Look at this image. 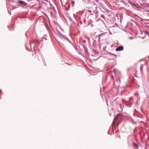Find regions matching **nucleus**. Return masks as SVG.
Returning <instances> with one entry per match:
<instances>
[{
	"mask_svg": "<svg viewBox=\"0 0 149 149\" xmlns=\"http://www.w3.org/2000/svg\"><path fill=\"white\" fill-rule=\"evenodd\" d=\"M18 2L15 3H18L20 6H25L27 5V3L24 1H20V0H17Z\"/></svg>",
	"mask_w": 149,
	"mask_h": 149,
	"instance_id": "1",
	"label": "nucleus"
},
{
	"mask_svg": "<svg viewBox=\"0 0 149 149\" xmlns=\"http://www.w3.org/2000/svg\"><path fill=\"white\" fill-rule=\"evenodd\" d=\"M61 39H62V40H64V41H65V40H67V41H68V42H69L71 44H72V45H73V44L70 41V40L68 39V38H65V37H64L63 36H62V37H61Z\"/></svg>",
	"mask_w": 149,
	"mask_h": 149,
	"instance_id": "2",
	"label": "nucleus"
},
{
	"mask_svg": "<svg viewBox=\"0 0 149 149\" xmlns=\"http://www.w3.org/2000/svg\"><path fill=\"white\" fill-rule=\"evenodd\" d=\"M123 46H121L117 47L116 49V51H120L123 50Z\"/></svg>",
	"mask_w": 149,
	"mask_h": 149,
	"instance_id": "3",
	"label": "nucleus"
},
{
	"mask_svg": "<svg viewBox=\"0 0 149 149\" xmlns=\"http://www.w3.org/2000/svg\"><path fill=\"white\" fill-rule=\"evenodd\" d=\"M107 54L109 56H114V58H116V55L114 54H113L111 53H107Z\"/></svg>",
	"mask_w": 149,
	"mask_h": 149,
	"instance_id": "4",
	"label": "nucleus"
},
{
	"mask_svg": "<svg viewBox=\"0 0 149 149\" xmlns=\"http://www.w3.org/2000/svg\"><path fill=\"white\" fill-rule=\"evenodd\" d=\"M122 115L121 113H119L117 115L116 117L114 118L115 120H117L119 118V117H121Z\"/></svg>",
	"mask_w": 149,
	"mask_h": 149,
	"instance_id": "5",
	"label": "nucleus"
},
{
	"mask_svg": "<svg viewBox=\"0 0 149 149\" xmlns=\"http://www.w3.org/2000/svg\"><path fill=\"white\" fill-rule=\"evenodd\" d=\"M32 43L33 44H35V45H36V41L35 42V41H33L32 42H30V43H29V45H30V47H31V45H32L31 43Z\"/></svg>",
	"mask_w": 149,
	"mask_h": 149,
	"instance_id": "6",
	"label": "nucleus"
},
{
	"mask_svg": "<svg viewBox=\"0 0 149 149\" xmlns=\"http://www.w3.org/2000/svg\"><path fill=\"white\" fill-rule=\"evenodd\" d=\"M143 32L145 34H147V35H149V31H143Z\"/></svg>",
	"mask_w": 149,
	"mask_h": 149,
	"instance_id": "7",
	"label": "nucleus"
},
{
	"mask_svg": "<svg viewBox=\"0 0 149 149\" xmlns=\"http://www.w3.org/2000/svg\"><path fill=\"white\" fill-rule=\"evenodd\" d=\"M133 144L134 145V146L137 148H138V145L137 144H136L135 143H133Z\"/></svg>",
	"mask_w": 149,
	"mask_h": 149,
	"instance_id": "8",
	"label": "nucleus"
},
{
	"mask_svg": "<svg viewBox=\"0 0 149 149\" xmlns=\"http://www.w3.org/2000/svg\"><path fill=\"white\" fill-rule=\"evenodd\" d=\"M133 6H134L136 8H138V6L137 5H136L135 4L133 3Z\"/></svg>",
	"mask_w": 149,
	"mask_h": 149,
	"instance_id": "9",
	"label": "nucleus"
},
{
	"mask_svg": "<svg viewBox=\"0 0 149 149\" xmlns=\"http://www.w3.org/2000/svg\"><path fill=\"white\" fill-rule=\"evenodd\" d=\"M36 44H38L40 42V41H39L38 40H36Z\"/></svg>",
	"mask_w": 149,
	"mask_h": 149,
	"instance_id": "10",
	"label": "nucleus"
},
{
	"mask_svg": "<svg viewBox=\"0 0 149 149\" xmlns=\"http://www.w3.org/2000/svg\"><path fill=\"white\" fill-rule=\"evenodd\" d=\"M42 40H43L44 39H45V40H46V37H45L44 36L42 38Z\"/></svg>",
	"mask_w": 149,
	"mask_h": 149,
	"instance_id": "11",
	"label": "nucleus"
},
{
	"mask_svg": "<svg viewBox=\"0 0 149 149\" xmlns=\"http://www.w3.org/2000/svg\"><path fill=\"white\" fill-rule=\"evenodd\" d=\"M74 4V2L73 1H72V6H73Z\"/></svg>",
	"mask_w": 149,
	"mask_h": 149,
	"instance_id": "12",
	"label": "nucleus"
},
{
	"mask_svg": "<svg viewBox=\"0 0 149 149\" xmlns=\"http://www.w3.org/2000/svg\"><path fill=\"white\" fill-rule=\"evenodd\" d=\"M129 38L130 39H134V38L132 37H129Z\"/></svg>",
	"mask_w": 149,
	"mask_h": 149,
	"instance_id": "13",
	"label": "nucleus"
},
{
	"mask_svg": "<svg viewBox=\"0 0 149 149\" xmlns=\"http://www.w3.org/2000/svg\"><path fill=\"white\" fill-rule=\"evenodd\" d=\"M113 72H114V73H115L116 72V68H114L113 70Z\"/></svg>",
	"mask_w": 149,
	"mask_h": 149,
	"instance_id": "14",
	"label": "nucleus"
},
{
	"mask_svg": "<svg viewBox=\"0 0 149 149\" xmlns=\"http://www.w3.org/2000/svg\"><path fill=\"white\" fill-rule=\"evenodd\" d=\"M133 99V98L132 97H130L129 98V100H132Z\"/></svg>",
	"mask_w": 149,
	"mask_h": 149,
	"instance_id": "15",
	"label": "nucleus"
},
{
	"mask_svg": "<svg viewBox=\"0 0 149 149\" xmlns=\"http://www.w3.org/2000/svg\"><path fill=\"white\" fill-rule=\"evenodd\" d=\"M138 95V93H136L135 94V96H137V95Z\"/></svg>",
	"mask_w": 149,
	"mask_h": 149,
	"instance_id": "16",
	"label": "nucleus"
},
{
	"mask_svg": "<svg viewBox=\"0 0 149 149\" xmlns=\"http://www.w3.org/2000/svg\"><path fill=\"white\" fill-rule=\"evenodd\" d=\"M26 49L27 50H28V51H29V52H30L31 51H29V50L28 49H27V47H26Z\"/></svg>",
	"mask_w": 149,
	"mask_h": 149,
	"instance_id": "17",
	"label": "nucleus"
},
{
	"mask_svg": "<svg viewBox=\"0 0 149 149\" xmlns=\"http://www.w3.org/2000/svg\"><path fill=\"white\" fill-rule=\"evenodd\" d=\"M111 56L112 57V58H113V59H115L116 58H116H114V56Z\"/></svg>",
	"mask_w": 149,
	"mask_h": 149,
	"instance_id": "18",
	"label": "nucleus"
},
{
	"mask_svg": "<svg viewBox=\"0 0 149 149\" xmlns=\"http://www.w3.org/2000/svg\"><path fill=\"white\" fill-rule=\"evenodd\" d=\"M143 68L142 67V66H141L140 67V69L141 70H142L143 69Z\"/></svg>",
	"mask_w": 149,
	"mask_h": 149,
	"instance_id": "19",
	"label": "nucleus"
},
{
	"mask_svg": "<svg viewBox=\"0 0 149 149\" xmlns=\"http://www.w3.org/2000/svg\"><path fill=\"white\" fill-rule=\"evenodd\" d=\"M25 18V17H21V19H23V18Z\"/></svg>",
	"mask_w": 149,
	"mask_h": 149,
	"instance_id": "20",
	"label": "nucleus"
},
{
	"mask_svg": "<svg viewBox=\"0 0 149 149\" xmlns=\"http://www.w3.org/2000/svg\"><path fill=\"white\" fill-rule=\"evenodd\" d=\"M140 122L141 123H143V121H140Z\"/></svg>",
	"mask_w": 149,
	"mask_h": 149,
	"instance_id": "21",
	"label": "nucleus"
},
{
	"mask_svg": "<svg viewBox=\"0 0 149 149\" xmlns=\"http://www.w3.org/2000/svg\"><path fill=\"white\" fill-rule=\"evenodd\" d=\"M101 17H104V16L103 15H101Z\"/></svg>",
	"mask_w": 149,
	"mask_h": 149,
	"instance_id": "22",
	"label": "nucleus"
},
{
	"mask_svg": "<svg viewBox=\"0 0 149 149\" xmlns=\"http://www.w3.org/2000/svg\"><path fill=\"white\" fill-rule=\"evenodd\" d=\"M1 90H0V93H1Z\"/></svg>",
	"mask_w": 149,
	"mask_h": 149,
	"instance_id": "23",
	"label": "nucleus"
},
{
	"mask_svg": "<svg viewBox=\"0 0 149 149\" xmlns=\"http://www.w3.org/2000/svg\"><path fill=\"white\" fill-rule=\"evenodd\" d=\"M73 16H74V17H75V15H74V14H73Z\"/></svg>",
	"mask_w": 149,
	"mask_h": 149,
	"instance_id": "24",
	"label": "nucleus"
},
{
	"mask_svg": "<svg viewBox=\"0 0 149 149\" xmlns=\"http://www.w3.org/2000/svg\"><path fill=\"white\" fill-rule=\"evenodd\" d=\"M120 107H121V106H122V105H121V104H120Z\"/></svg>",
	"mask_w": 149,
	"mask_h": 149,
	"instance_id": "25",
	"label": "nucleus"
},
{
	"mask_svg": "<svg viewBox=\"0 0 149 149\" xmlns=\"http://www.w3.org/2000/svg\"><path fill=\"white\" fill-rule=\"evenodd\" d=\"M110 59V60H113V59Z\"/></svg>",
	"mask_w": 149,
	"mask_h": 149,
	"instance_id": "26",
	"label": "nucleus"
},
{
	"mask_svg": "<svg viewBox=\"0 0 149 149\" xmlns=\"http://www.w3.org/2000/svg\"><path fill=\"white\" fill-rule=\"evenodd\" d=\"M26 34H25V36H26Z\"/></svg>",
	"mask_w": 149,
	"mask_h": 149,
	"instance_id": "27",
	"label": "nucleus"
}]
</instances>
